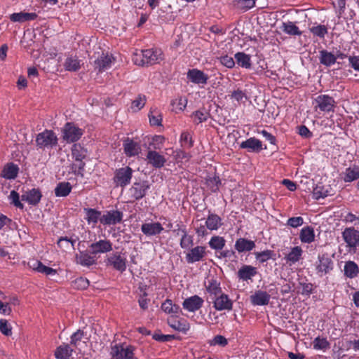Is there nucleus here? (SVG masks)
<instances>
[{
	"label": "nucleus",
	"mask_w": 359,
	"mask_h": 359,
	"mask_svg": "<svg viewBox=\"0 0 359 359\" xmlns=\"http://www.w3.org/2000/svg\"><path fill=\"white\" fill-rule=\"evenodd\" d=\"M135 348L125 344H116L111 346L110 355L111 359H138L135 354Z\"/></svg>",
	"instance_id": "1"
},
{
	"label": "nucleus",
	"mask_w": 359,
	"mask_h": 359,
	"mask_svg": "<svg viewBox=\"0 0 359 359\" xmlns=\"http://www.w3.org/2000/svg\"><path fill=\"white\" fill-rule=\"evenodd\" d=\"M57 137L51 130H45L39 133L36 137V145L41 149H53L57 144Z\"/></svg>",
	"instance_id": "2"
},
{
	"label": "nucleus",
	"mask_w": 359,
	"mask_h": 359,
	"mask_svg": "<svg viewBox=\"0 0 359 359\" xmlns=\"http://www.w3.org/2000/svg\"><path fill=\"white\" fill-rule=\"evenodd\" d=\"M133 170L129 166H124L115 170L113 182L116 187L124 188L128 186L133 177Z\"/></svg>",
	"instance_id": "3"
},
{
	"label": "nucleus",
	"mask_w": 359,
	"mask_h": 359,
	"mask_svg": "<svg viewBox=\"0 0 359 359\" xmlns=\"http://www.w3.org/2000/svg\"><path fill=\"white\" fill-rule=\"evenodd\" d=\"M62 139L67 143L74 142L79 140L83 135V131L74 123H67L62 130Z\"/></svg>",
	"instance_id": "4"
},
{
	"label": "nucleus",
	"mask_w": 359,
	"mask_h": 359,
	"mask_svg": "<svg viewBox=\"0 0 359 359\" xmlns=\"http://www.w3.org/2000/svg\"><path fill=\"white\" fill-rule=\"evenodd\" d=\"M318 262L316 263V270L319 276L329 273L334 266V262L327 253L318 255Z\"/></svg>",
	"instance_id": "5"
},
{
	"label": "nucleus",
	"mask_w": 359,
	"mask_h": 359,
	"mask_svg": "<svg viewBox=\"0 0 359 359\" xmlns=\"http://www.w3.org/2000/svg\"><path fill=\"white\" fill-rule=\"evenodd\" d=\"M150 189L148 181L135 182L128 190L130 197L133 201L143 198Z\"/></svg>",
	"instance_id": "6"
},
{
	"label": "nucleus",
	"mask_w": 359,
	"mask_h": 359,
	"mask_svg": "<svg viewBox=\"0 0 359 359\" xmlns=\"http://www.w3.org/2000/svg\"><path fill=\"white\" fill-rule=\"evenodd\" d=\"M342 238L346 246L355 250L359 246V231L354 227H347L342 232Z\"/></svg>",
	"instance_id": "7"
},
{
	"label": "nucleus",
	"mask_w": 359,
	"mask_h": 359,
	"mask_svg": "<svg viewBox=\"0 0 359 359\" xmlns=\"http://www.w3.org/2000/svg\"><path fill=\"white\" fill-rule=\"evenodd\" d=\"M123 213L118 210H111L103 212L100 223L104 226H111L120 224L123 221Z\"/></svg>",
	"instance_id": "8"
},
{
	"label": "nucleus",
	"mask_w": 359,
	"mask_h": 359,
	"mask_svg": "<svg viewBox=\"0 0 359 359\" xmlns=\"http://www.w3.org/2000/svg\"><path fill=\"white\" fill-rule=\"evenodd\" d=\"M316 103L315 108L319 109L321 111L330 112L334 111L335 107V101L333 97L327 95H320L314 100Z\"/></svg>",
	"instance_id": "9"
},
{
	"label": "nucleus",
	"mask_w": 359,
	"mask_h": 359,
	"mask_svg": "<svg viewBox=\"0 0 359 359\" xmlns=\"http://www.w3.org/2000/svg\"><path fill=\"white\" fill-rule=\"evenodd\" d=\"M106 264L114 269L123 273L126 269L127 259L121 253L116 252L106 259Z\"/></svg>",
	"instance_id": "10"
},
{
	"label": "nucleus",
	"mask_w": 359,
	"mask_h": 359,
	"mask_svg": "<svg viewBox=\"0 0 359 359\" xmlns=\"http://www.w3.org/2000/svg\"><path fill=\"white\" fill-rule=\"evenodd\" d=\"M112 245V243L106 238L95 241L89 246L90 254L96 255L109 252L113 250Z\"/></svg>",
	"instance_id": "11"
},
{
	"label": "nucleus",
	"mask_w": 359,
	"mask_h": 359,
	"mask_svg": "<svg viewBox=\"0 0 359 359\" xmlns=\"http://www.w3.org/2000/svg\"><path fill=\"white\" fill-rule=\"evenodd\" d=\"M206 256V248L205 246L197 245L192 248L186 255V261L189 264H192L202 261Z\"/></svg>",
	"instance_id": "12"
},
{
	"label": "nucleus",
	"mask_w": 359,
	"mask_h": 359,
	"mask_svg": "<svg viewBox=\"0 0 359 359\" xmlns=\"http://www.w3.org/2000/svg\"><path fill=\"white\" fill-rule=\"evenodd\" d=\"M213 300V307L217 311H230L233 308V302L229 296L223 292L215 297Z\"/></svg>",
	"instance_id": "13"
},
{
	"label": "nucleus",
	"mask_w": 359,
	"mask_h": 359,
	"mask_svg": "<svg viewBox=\"0 0 359 359\" xmlns=\"http://www.w3.org/2000/svg\"><path fill=\"white\" fill-rule=\"evenodd\" d=\"M113 59L112 55L102 52L93 62L95 70H97L98 72H102L109 69L111 65Z\"/></svg>",
	"instance_id": "14"
},
{
	"label": "nucleus",
	"mask_w": 359,
	"mask_h": 359,
	"mask_svg": "<svg viewBox=\"0 0 359 359\" xmlns=\"http://www.w3.org/2000/svg\"><path fill=\"white\" fill-rule=\"evenodd\" d=\"M187 77L191 83L197 85H205L209 79L207 74L198 69H189Z\"/></svg>",
	"instance_id": "15"
},
{
	"label": "nucleus",
	"mask_w": 359,
	"mask_h": 359,
	"mask_svg": "<svg viewBox=\"0 0 359 359\" xmlns=\"http://www.w3.org/2000/svg\"><path fill=\"white\" fill-rule=\"evenodd\" d=\"M203 303L204 300L196 294L185 299L182 303V306L189 312H195L203 306Z\"/></svg>",
	"instance_id": "16"
},
{
	"label": "nucleus",
	"mask_w": 359,
	"mask_h": 359,
	"mask_svg": "<svg viewBox=\"0 0 359 359\" xmlns=\"http://www.w3.org/2000/svg\"><path fill=\"white\" fill-rule=\"evenodd\" d=\"M123 147L124 153L128 157L137 156L141 152L140 144L129 137H126L123 140Z\"/></svg>",
	"instance_id": "17"
},
{
	"label": "nucleus",
	"mask_w": 359,
	"mask_h": 359,
	"mask_svg": "<svg viewBox=\"0 0 359 359\" xmlns=\"http://www.w3.org/2000/svg\"><path fill=\"white\" fill-rule=\"evenodd\" d=\"M271 299V295L266 291L261 290H256L254 294L250 297V303L253 306H266L268 305Z\"/></svg>",
	"instance_id": "18"
},
{
	"label": "nucleus",
	"mask_w": 359,
	"mask_h": 359,
	"mask_svg": "<svg viewBox=\"0 0 359 359\" xmlns=\"http://www.w3.org/2000/svg\"><path fill=\"white\" fill-rule=\"evenodd\" d=\"M142 51L143 55L142 56L144 57L145 65H151L159 62L162 60L161 50L147 49L142 50Z\"/></svg>",
	"instance_id": "19"
},
{
	"label": "nucleus",
	"mask_w": 359,
	"mask_h": 359,
	"mask_svg": "<svg viewBox=\"0 0 359 359\" xmlns=\"http://www.w3.org/2000/svg\"><path fill=\"white\" fill-rule=\"evenodd\" d=\"M141 231L147 236H153L160 234L163 227L159 222L144 223L141 226Z\"/></svg>",
	"instance_id": "20"
},
{
	"label": "nucleus",
	"mask_w": 359,
	"mask_h": 359,
	"mask_svg": "<svg viewBox=\"0 0 359 359\" xmlns=\"http://www.w3.org/2000/svg\"><path fill=\"white\" fill-rule=\"evenodd\" d=\"M148 163L155 168H161L164 166L166 159L156 151H149L147 154Z\"/></svg>",
	"instance_id": "21"
},
{
	"label": "nucleus",
	"mask_w": 359,
	"mask_h": 359,
	"mask_svg": "<svg viewBox=\"0 0 359 359\" xmlns=\"http://www.w3.org/2000/svg\"><path fill=\"white\" fill-rule=\"evenodd\" d=\"M240 147L247 149L250 152H259L262 150V142L255 137H250L241 143Z\"/></svg>",
	"instance_id": "22"
},
{
	"label": "nucleus",
	"mask_w": 359,
	"mask_h": 359,
	"mask_svg": "<svg viewBox=\"0 0 359 359\" xmlns=\"http://www.w3.org/2000/svg\"><path fill=\"white\" fill-rule=\"evenodd\" d=\"M234 247L239 253L250 252L255 248V243L245 238H239L236 241Z\"/></svg>",
	"instance_id": "23"
},
{
	"label": "nucleus",
	"mask_w": 359,
	"mask_h": 359,
	"mask_svg": "<svg viewBox=\"0 0 359 359\" xmlns=\"http://www.w3.org/2000/svg\"><path fill=\"white\" fill-rule=\"evenodd\" d=\"M41 193L38 189H32L28 191L25 192L21 198L24 201H27L29 204L36 205L39 203L41 198Z\"/></svg>",
	"instance_id": "24"
},
{
	"label": "nucleus",
	"mask_w": 359,
	"mask_h": 359,
	"mask_svg": "<svg viewBox=\"0 0 359 359\" xmlns=\"http://www.w3.org/2000/svg\"><path fill=\"white\" fill-rule=\"evenodd\" d=\"M257 273L256 267L251 265H243L238 271V277L244 281L252 279Z\"/></svg>",
	"instance_id": "25"
},
{
	"label": "nucleus",
	"mask_w": 359,
	"mask_h": 359,
	"mask_svg": "<svg viewBox=\"0 0 359 359\" xmlns=\"http://www.w3.org/2000/svg\"><path fill=\"white\" fill-rule=\"evenodd\" d=\"M74 352V348L69 344L63 343L55 351V357L57 359H69Z\"/></svg>",
	"instance_id": "26"
},
{
	"label": "nucleus",
	"mask_w": 359,
	"mask_h": 359,
	"mask_svg": "<svg viewBox=\"0 0 359 359\" xmlns=\"http://www.w3.org/2000/svg\"><path fill=\"white\" fill-rule=\"evenodd\" d=\"M83 211L86 214L85 219L87 221L88 224H93L95 225V224L97 223L98 221L100 222L102 215L101 211L90 208H84Z\"/></svg>",
	"instance_id": "27"
},
{
	"label": "nucleus",
	"mask_w": 359,
	"mask_h": 359,
	"mask_svg": "<svg viewBox=\"0 0 359 359\" xmlns=\"http://www.w3.org/2000/svg\"><path fill=\"white\" fill-rule=\"evenodd\" d=\"M37 18L35 13H14L10 15V20L12 22H24L27 21L34 20Z\"/></svg>",
	"instance_id": "28"
},
{
	"label": "nucleus",
	"mask_w": 359,
	"mask_h": 359,
	"mask_svg": "<svg viewBox=\"0 0 359 359\" xmlns=\"http://www.w3.org/2000/svg\"><path fill=\"white\" fill-rule=\"evenodd\" d=\"M319 61L320 64L325 67H330L334 65L337 61V57L331 52L327 50H321L319 51Z\"/></svg>",
	"instance_id": "29"
},
{
	"label": "nucleus",
	"mask_w": 359,
	"mask_h": 359,
	"mask_svg": "<svg viewBox=\"0 0 359 359\" xmlns=\"http://www.w3.org/2000/svg\"><path fill=\"white\" fill-rule=\"evenodd\" d=\"M342 179L345 182H351L359 179V166L350 167L342 173Z\"/></svg>",
	"instance_id": "30"
},
{
	"label": "nucleus",
	"mask_w": 359,
	"mask_h": 359,
	"mask_svg": "<svg viewBox=\"0 0 359 359\" xmlns=\"http://www.w3.org/2000/svg\"><path fill=\"white\" fill-rule=\"evenodd\" d=\"M206 227L211 230H217L222 225V219L216 214H209L205 222Z\"/></svg>",
	"instance_id": "31"
},
{
	"label": "nucleus",
	"mask_w": 359,
	"mask_h": 359,
	"mask_svg": "<svg viewBox=\"0 0 359 359\" xmlns=\"http://www.w3.org/2000/svg\"><path fill=\"white\" fill-rule=\"evenodd\" d=\"M299 238L302 243H312L315 238L313 228L309 226L302 228L300 231Z\"/></svg>",
	"instance_id": "32"
},
{
	"label": "nucleus",
	"mask_w": 359,
	"mask_h": 359,
	"mask_svg": "<svg viewBox=\"0 0 359 359\" xmlns=\"http://www.w3.org/2000/svg\"><path fill=\"white\" fill-rule=\"evenodd\" d=\"M344 271L346 277L354 278L359 273V267L353 261H348L345 263Z\"/></svg>",
	"instance_id": "33"
},
{
	"label": "nucleus",
	"mask_w": 359,
	"mask_h": 359,
	"mask_svg": "<svg viewBox=\"0 0 359 359\" xmlns=\"http://www.w3.org/2000/svg\"><path fill=\"white\" fill-rule=\"evenodd\" d=\"M80 62L76 56H69L64 62V67L67 71L76 72L81 68Z\"/></svg>",
	"instance_id": "34"
},
{
	"label": "nucleus",
	"mask_w": 359,
	"mask_h": 359,
	"mask_svg": "<svg viewBox=\"0 0 359 359\" xmlns=\"http://www.w3.org/2000/svg\"><path fill=\"white\" fill-rule=\"evenodd\" d=\"M90 252L86 251L80 252L77 255V262L84 266H90L95 263V259Z\"/></svg>",
	"instance_id": "35"
},
{
	"label": "nucleus",
	"mask_w": 359,
	"mask_h": 359,
	"mask_svg": "<svg viewBox=\"0 0 359 359\" xmlns=\"http://www.w3.org/2000/svg\"><path fill=\"white\" fill-rule=\"evenodd\" d=\"M87 150L80 144H74L72 148V156L74 161L83 160L87 156Z\"/></svg>",
	"instance_id": "36"
},
{
	"label": "nucleus",
	"mask_w": 359,
	"mask_h": 359,
	"mask_svg": "<svg viewBox=\"0 0 359 359\" xmlns=\"http://www.w3.org/2000/svg\"><path fill=\"white\" fill-rule=\"evenodd\" d=\"M210 248L216 252L221 251L226 245V240L219 236H212L208 242Z\"/></svg>",
	"instance_id": "37"
},
{
	"label": "nucleus",
	"mask_w": 359,
	"mask_h": 359,
	"mask_svg": "<svg viewBox=\"0 0 359 359\" xmlns=\"http://www.w3.org/2000/svg\"><path fill=\"white\" fill-rule=\"evenodd\" d=\"M281 29L285 34L292 36H300L302 32L299 27L292 22L288 21L287 22H283Z\"/></svg>",
	"instance_id": "38"
},
{
	"label": "nucleus",
	"mask_w": 359,
	"mask_h": 359,
	"mask_svg": "<svg viewBox=\"0 0 359 359\" xmlns=\"http://www.w3.org/2000/svg\"><path fill=\"white\" fill-rule=\"evenodd\" d=\"M235 59L237 62V64L245 69L251 68V60L250 56L249 55L245 54L243 52H238L235 54Z\"/></svg>",
	"instance_id": "39"
},
{
	"label": "nucleus",
	"mask_w": 359,
	"mask_h": 359,
	"mask_svg": "<svg viewBox=\"0 0 359 359\" xmlns=\"http://www.w3.org/2000/svg\"><path fill=\"white\" fill-rule=\"evenodd\" d=\"M72 188L69 182H60L55 189V194L57 197H65L69 194Z\"/></svg>",
	"instance_id": "40"
},
{
	"label": "nucleus",
	"mask_w": 359,
	"mask_h": 359,
	"mask_svg": "<svg viewBox=\"0 0 359 359\" xmlns=\"http://www.w3.org/2000/svg\"><path fill=\"white\" fill-rule=\"evenodd\" d=\"M255 259L259 262V263H264L267 262L268 260L273 259H275L276 254L273 250H266L262 252H254Z\"/></svg>",
	"instance_id": "41"
},
{
	"label": "nucleus",
	"mask_w": 359,
	"mask_h": 359,
	"mask_svg": "<svg viewBox=\"0 0 359 359\" xmlns=\"http://www.w3.org/2000/svg\"><path fill=\"white\" fill-rule=\"evenodd\" d=\"M18 172V167L13 164L9 163L4 167L2 171V176L6 179H15Z\"/></svg>",
	"instance_id": "42"
},
{
	"label": "nucleus",
	"mask_w": 359,
	"mask_h": 359,
	"mask_svg": "<svg viewBox=\"0 0 359 359\" xmlns=\"http://www.w3.org/2000/svg\"><path fill=\"white\" fill-rule=\"evenodd\" d=\"M206 290L210 295H213L214 297L222 292L220 283L214 279L208 281V285H206Z\"/></svg>",
	"instance_id": "43"
},
{
	"label": "nucleus",
	"mask_w": 359,
	"mask_h": 359,
	"mask_svg": "<svg viewBox=\"0 0 359 359\" xmlns=\"http://www.w3.org/2000/svg\"><path fill=\"white\" fill-rule=\"evenodd\" d=\"M302 250L300 247L296 246L292 248L290 252L286 256L287 262H290V264L297 262L302 256Z\"/></svg>",
	"instance_id": "44"
},
{
	"label": "nucleus",
	"mask_w": 359,
	"mask_h": 359,
	"mask_svg": "<svg viewBox=\"0 0 359 359\" xmlns=\"http://www.w3.org/2000/svg\"><path fill=\"white\" fill-rule=\"evenodd\" d=\"M210 114L205 109H200L193 112L191 117L194 122L199 124L208 120Z\"/></svg>",
	"instance_id": "45"
},
{
	"label": "nucleus",
	"mask_w": 359,
	"mask_h": 359,
	"mask_svg": "<svg viewBox=\"0 0 359 359\" xmlns=\"http://www.w3.org/2000/svg\"><path fill=\"white\" fill-rule=\"evenodd\" d=\"M313 348L316 350L326 351L330 348V344L326 338L318 337L313 341Z\"/></svg>",
	"instance_id": "46"
},
{
	"label": "nucleus",
	"mask_w": 359,
	"mask_h": 359,
	"mask_svg": "<svg viewBox=\"0 0 359 359\" xmlns=\"http://www.w3.org/2000/svg\"><path fill=\"white\" fill-rule=\"evenodd\" d=\"M84 337V332L81 330H78L74 332L70 337V343L69 344L73 348H77L80 344L82 339Z\"/></svg>",
	"instance_id": "47"
},
{
	"label": "nucleus",
	"mask_w": 359,
	"mask_h": 359,
	"mask_svg": "<svg viewBox=\"0 0 359 359\" xmlns=\"http://www.w3.org/2000/svg\"><path fill=\"white\" fill-rule=\"evenodd\" d=\"M313 196L316 199L324 198L330 195L329 191L327 189H325L321 184H317L313 191Z\"/></svg>",
	"instance_id": "48"
},
{
	"label": "nucleus",
	"mask_w": 359,
	"mask_h": 359,
	"mask_svg": "<svg viewBox=\"0 0 359 359\" xmlns=\"http://www.w3.org/2000/svg\"><path fill=\"white\" fill-rule=\"evenodd\" d=\"M85 165L86 163L83 162V160L75 161V163L71 165V170L74 174L83 177Z\"/></svg>",
	"instance_id": "49"
},
{
	"label": "nucleus",
	"mask_w": 359,
	"mask_h": 359,
	"mask_svg": "<svg viewBox=\"0 0 359 359\" xmlns=\"http://www.w3.org/2000/svg\"><path fill=\"white\" fill-rule=\"evenodd\" d=\"M149 118L151 126H159L161 125L162 116L158 111L156 110L150 111L149 114Z\"/></svg>",
	"instance_id": "50"
},
{
	"label": "nucleus",
	"mask_w": 359,
	"mask_h": 359,
	"mask_svg": "<svg viewBox=\"0 0 359 359\" xmlns=\"http://www.w3.org/2000/svg\"><path fill=\"white\" fill-rule=\"evenodd\" d=\"M310 32L314 35L323 39L327 34V28L325 25H317L310 28Z\"/></svg>",
	"instance_id": "51"
},
{
	"label": "nucleus",
	"mask_w": 359,
	"mask_h": 359,
	"mask_svg": "<svg viewBox=\"0 0 359 359\" xmlns=\"http://www.w3.org/2000/svg\"><path fill=\"white\" fill-rule=\"evenodd\" d=\"M146 103V97L144 95H140L134 100L131 104V109L134 111L140 110Z\"/></svg>",
	"instance_id": "52"
},
{
	"label": "nucleus",
	"mask_w": 359,
	"mask_h": 359,
	"mask_svg": "<svg viewBox=\"0 0 359 359\" xmlns=\"http://www.w3.org/2000/svg\"><path fill=\"white\" fill-rule=\"evenodd\" d=\"M194 244V239L193 236L188 235V233H184L183 236H181L180 245L182 248L186 249L189 248L190 246H192Z\"/></svg>",
	"instance_id": "53"
},
{
	"label": "nucleus",
	"mask_w": 359,
	"mask_h": 359,
	"mask_svg": "<svg viewBox=\"0 0 359 359\" xmlns=\"http://www.w3.org/2000/svg\"><path fill=\"white\" fill-rule=\"evenodd\" d=\"M171 104L175 107V109L180 111L184 110L187 104V99L184 97H180L172 101Z\"/></svg>",
	"instance_id": "54"
},
{
	"label": "nucleus",
	"mask_w": 359,
	"mask_h": 359,
	"mask_svg": "<svg viewBox=\"0 0 359 359\" xmlns=\"http://www.w3.org/2000/svg\"><path fill=\"white\" fill-rule=\"evenodd\" d=\"M180 142L182 147L191 148L193 146V141L188 132H183L180 136Z\"/></svg>",
	"instance_id": "55"
},
{
	"label": "nucleus",
	"mask_w": 359,
	"mask_h": 359,
	"mask_svg": "<svg viewBox=\"0 0 359 359\" xmlns=\"http://www.w3.org/2000/svg\"><path fill=\"white\" fill-rule=\"evenodd\" d=\"M0 332L5 336L12 334V327L5 319H0Z\"/></svg>",
	"instance_id": "56"
},
{
	"label": "nucleus",
	"mask_w": 359,
	"mask_h": 359,
	"mask_svg": "<svg viewBox=\"0 0 359 359\" xmlns=\"http://www.w3.org/2000/svg\"><path fill=\"white\" fill-rule=\"evenodd\" d=\"M227 339L222 335H216L212 340L209 341L210 346H220L224 347L227 345Z\"/></svg>",
	"instance_id": "57"
},
{
	"label": "nucleus",
	"mask_w": 359,
	"mask_h": 359,
	"mask_svg": "<svg viewBox=\"0 0 359 359\" xmlns=\"http://www.w3.org/2000/svg\"><path fill=\"white\" fill-rule=\"evenodd\" d=\"M207 184L210 187L212 192H216L219 190V187L221 184V181L218 176H215L214 177L208 180Z\"/></svg>",
	"instance_id": "58"
},
{
	"label": "nucleus",
	"mask_w": 359,
	"mask_h": 359,
	"mask_svg": "<svg viewBox=\"0 0 359 359\" xmlns=\"http://www.w3.org/2000/svg\"><path fill=\"white\" fill-rule=\"evenodd\" d=\"M75 241L68 238L67 237H61L57 241V245L60 248H69V246L74 248Z\"/></svg>",
	"instance_id": "59"
},
{
	"label": "nucleus",
	"mask_w": 359,
	"mask_h": 359,
	"mask_svg": "<svg viewBox=\"0 0 359 359\" xmlns=\"http://www.w3.org/2000/svg\"><path fill=\"white\" fill-rule=\"evenodd\" d=\"M231 97L238 102H245L248 99L246 93L240 89L233 90L231 93Z\"/></svg>",
	"instance_id": "60"
},
{
	"label": "nucleus",
	"mask_w": 359,
	"mask_h": 359,
	"mask_svg": "<svg viewBox=\"0 0 359 359\" xmlns=\"http://www.w3.org/2000/svg\"><path fill=\"white\" fill-rule=\"evenodd\" d=\"M219 61L222 65L229 69H231L235 66L233 58L227 55L221 56L219 57Z\"/></svg>",
	"instance_id": "61"
},
{
	"label": "nucleus",
	"mask_w": 359,
	"mask_h": 359,
	"mask_svg": "<svg viewBox=\"0 0 359 359\" xmlns=\"http://www.w3.org/2000/svg\"><path fill=\"white\" fill-rule=\"evenodd\" d=\"M304 223V219L302 217H290L287 221V225L293 227L297 228L302 226Z\"/></svg>",
	"instance_id": "62"
},
{
	"label": "nucleus",
	"mask_w": 359,
	"mask_h": 359,
	"mask_svg": "<svg viewBox=\"0 0 359 359\" xmlns=\"http://www.w3.org/2000/svg\"><path fill=\"white\" fill-rule=\"evenodd\" d=\"M10 198L11 199L12 203L14 204L15 206L20 209L23 208L24 206L20 201L19 194L15 191H12L11 192Z\"/></svg>",
	"instance_id": "63"
},
{
	"label": "nucleus",
	"mask_w": 359,
	"mask_h": 359,
	"mask_svg": "<svg viewBox=\"0 0 359 359\" xmlns=\"http://www.w3.org/2000/svg\"><path fill=\"white\" fill-rule=\"evenodd\" d=\"M74 284L78 289L83 290L88 287L89 281L83 277H80L75 280Z\"/></svg>",
	"instance_id": "64"
}]
</instances>
